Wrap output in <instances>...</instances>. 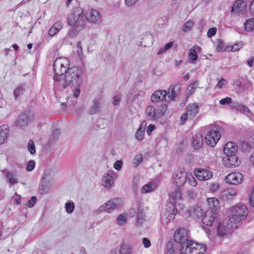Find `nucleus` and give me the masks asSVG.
I'll return each instance as SVG.
<instances>
[{
	"instance_id": "obj_58",
	"label": "nucleus",
	"mask_w": 254,
	"mask_h": 254,
	"mask_svg": "<svg viewBox=\"0 0 254 254\" xmlns=\"http://www.w3.org/2000/svg\"><path fill=\"white\" fill-rule=\"evenodd\" d=\"M250 203L252 206L254 207V187H253L251 195H250Z\"/></svg>"
},
{
	"instance_id": "obj_64",
	"label": "nucleus",
	"mask_w": 254,
	"mask_h": 254,
	"mask_svg": "<svg viewBox=\"0 0 254 254\" xmlns=\"http://www.w3.org/2000/svg\"><path fill=\"white\" fill-rule=\"evenodd\" d=\"M122 249L120 250L117 248L114 249L111 252V254H121Z\"/></svg>"
},
{
	"instance_id": "obj_26",
	"label": "nucleus",
	"mask_w": 254,
	"mask_h": 254,
	"mask_svg": "<svg viewBox=\"0 0 254 254\" xmlns=\"http://www.w3.org/2000/svg\"><path fill=\"white\" fill-rule=\"evenodd\" d=\"M114 182V179L111 175L109 173L104 174L102 177V183L105 188L108 189H110L113 185Z\"/></svg>"
},
{
	"instance_id": "obj_39",
	"label": "nucleus",
	"mask_w": 254,
	"mask_h": 254,
	"mask_svg": "<svg viewBox=\"0 0 254 254\" xmlns=\"http://www.w3.org/2000/svg\"><path fill=\"white\" fill-rule=\"evenodd\" d=\"M193 26V22L191 20H189L184 24L182 30L184 32H187L191 30Z\"/></svg>"
},
{
	"instance_id": "obj_7",
	"label": "nucleus",
	"mask_w": 254,
	"mask_h": 254,
	"mask_svg": "<svg viewBox=\"0 0 254 254\" xmlns=\"http://www.w3.org/2000/svg\"><path fill=\"white\" fill-rule=\"evenodd\" d=\"M199 110V107L196 103L190 104L186 108V112L184 113L181 117V124L182 125L185 123L188 119L192 120L198 114Z\"/></svg>"
},
{
	"instance_id": "obj_50",
	"label": "nucleus",
	"mask_w": 254,
	"mask_h": 254,
	"mask_svg": "<svg viewBox=\"0 0 254 254\" xmlns=\"http://www.w3.org/2000/svg\"><path fill=\"white\" fill-rule=\"evenodd\" d=\"M122 254H131V250L129 246L126 245L122 247Z\"/></svg>"
},
{
	"instance_id": "obj_22",
	"label": "nucleus",
	"mask_w": 254,
	"mask_h": 254,
	"mask_svg": "<svg viewBox=\"0 0 254 254\" xmlns=\"http://www.w3.org/2000/svg\"><path fill=\"white\" fill-rule=\"evenodd\" d=\"M237 191L233 189H228L224 190L221 194V198L224 201L231 200L237 195Z\"/></svg>"
},
{
	"instance_id": "obj_2",
	"label": "nucleus",
	"mask_w": 254,
	"mask_h": 254,
	"mask_svg": "<svg viewBox=\"0 0 254 254\" xmlns=\"http://www.w3.org/2000/svg\"><path fill=\"white\" fill-rule=\"evenodd\" d=\"M83 72L81 68L77 67L68 69L64 74V79L59 81V85L66 88L67 86L80 87L83 82Z\"/></svg>"
},
{
	"instance_id": "obj_57",
	"label": "nucleus",
	"mask_w": 254,
	"mask_h": 254,
	"mask_svg": "<svg viewBox=\"0 0 254 254\" xmlns=\"http://www.w3.org/2000/svg\"><path fill=\"white\" fill-rule=\"evenodd\" d=\"M142 243L144 246L146 248H149L151 246L150 241L146 238H143Z\"/></svg>"
},
{
	"instance_id": "obj_37",
	"label": "nucleus",
	"mask_w": 254,
	"mask_h": 254,
	"mask_svg": "<svg viewBox=\"0 0 254 254\" xmlns=\"http://www.w3.org/2000/svg\"><path fill=\"white\" fill-rule=\"evenodd\" d=\"M245 29L247 31H254V18H250L246 21Z\"/></svg>"
},
{
	"instance_id": "obj_46",
	"label": "nucleus",
	"mask_w": 254,
	"mask_h": 254,
	"mask_svg": "<svg viewBox=\"0 0 254 254\" xmlns=\"http://www.w3.org/2000/svg\"><path fill=\"white\" fill-rule=\"evenodd\" d=\"M144 132L141 131V129H137L135 134V137L138 141H141L144 137Z\"/></svg>"
},
{
	"instance_id": "obj_62",
	"label": "nucleus",
	"mask_w": 254,
	"mask_h": 254,
	"mask_svg": "<svg viewBox=\"0 0 254 254\" xmlns=\"http://www.w3.org/2000/svg\"><path fill=\"white\" fill-rule=\"evenodd\" d=\"M155 126L153 125H150L147 128L146 132L148 135L150 134L152 131L155 129Z\"/></svg>"
},
{
	"instance_id": "obj_40",
	"label": "nucleus",
	"mask_w": 254,
	"mask_h": 254,
	"mask_svg": "<svg viewBox=\"0 0 254 254\" xmlns=\"http://www.w3.org/2000/svg\"><path fill=\"white\" fill-rule=\"evenodd\" d=\"M74 204L73 202H68L65 204L66 212L68 214L72 213L74 210Z\"/></svg>"
},
{
	"instance_id": "obj_13",
	"label": "nucleus",
	"mask_w": 254,
	"mask_h": 254,
	"mask_svg": "<svg viewBox=\"0 0 254 254\" xmlns=\"http://www.w3.org/2000/svg\"><path fill=\"white\" fill-rule=\"evenodd\" d=\"M225 181L228 184L237 185L243 181V176L239 172L232 173L226 177Z\"/></svg>"
},
{
	"instance_id": "obj_54",
	"label": "nucleus",
	"mask_w": 254,
	"mask_h": 254,
	"mask_svg": "<svg viewBox=\"0 0 254 254\" xmlns=\"http://www.w3.org/2000/svg\"><path fill=\"white\" fill-rule=\"evenodd\" d=\"M123 163L121 160L116 161L114 165V168L117 170H120L122 167Z\"/></svg>"
},
{
	"instance_id": "obj_51",
	"label": "nucleus",
	"mask_w": 254,
	"mask_h": 254,
	"mask_svg": "<svg viewBox=\"0 0 254 254\" xmlns=\"http://www.w3.org/2000/svg\"><path fill=\"white\" fill-rule=\"evenodd\" d=\"M37 200V198L36 196H32L30 200H29L27 202L26 205L27 206H28L29 208H31L33 206V205L35 204Z\"/></svg>"
},
{
	"instance_id": "obj_29",
	"label": "nucleus",
	"mask_w": 254,
	"mask_h": 254,
	"mask_svg": "<svg viewBox=\"0 0 254 254\" xmlns=\"http://www.w3.org/2000/svg\"><path fill=\"white\" fill-rule=\"evenodd\" d=\"M63 23L61 21H58L51 27L49 30V35L50 36H54L57 34L62 28Z\"/></svg>"
},
{
	"instance_id": "obj_32",
	"label": "nucleus",
	"mask_w": 254,
	"mask_h": 254,
	"mask_svg": "<svg viewBox=\"0 0 254 254\" xmlns=\"http://www.w3.org/2000/svg\"><path fill=\"white\" fill-rule=\"evenodd\" d=\"M176 202H174V204L173 203H169L170 205V208L172 209L173 211L170 212V211H167L165 215L167 216V218L169 220V221H171V220H173L175 218V216L176 213H177V210L176 207H175V204Z\"/></svg>"
},
{
	"instance_id": "obj_3",
	"label": "nucleus",
	"mask_w": 254,
	"mask_h": 254,
	"mask_svg": "<svg viewBox=\"0 0 254 254\" xmlns=\"http://www.w3.org/2000/svg\"><path fill=\"white\" fill-rule=\"evenodd\" d=\"M69 66V62L67 59L63 57L57 58L53 64L54 80L58 83L61 81L68 69L70 68Z\"/></svg>"
},
{
	"instance_id": "obj_42",
	"label": "nucleus",
	"mask_w": 254,
	"mask_h": 254,
	"mask_svg": "<svg viewBox=\"0 0 254 254\" xmlns=\"http://www.w3.org/2000/svg\"><path fill=\"white\" fill-rule=\"evenodd\" d=\"M187 182L192 187H195L197 184L196 180L190 174H188Z\"/></svg>"
},
{
	"instance_id": "obj_27",
	"label": "nucleus",
	"mask_w": 254,
	"mask_h": 254,
	"mask_svg": "<svg viewBox=\"0 0 254 254\" xmlns=\"http://www.w3.org/2000/svg\"><path fill=\"white\" fill-rule=\"evenodd\" d=\"M9 130V127L6 125H3L0 127V144L3 143L7 140Z\"/></svg>"
},
{
	"instance_id": "obj_8",
	"label": "nucleus",
	"mask_w": 254,
	"mask_h": 254,
	"mask_svg": "<svg viewBox=\"0 0 254 254\" xmlns=\"http://www.w3.org/2000/svg\"><path fill=\"white\" fill-rule=\"evenodd\" d=\"M187 177L188 173L184 169H178L173 174L174 183L177 187L181 188L187 182Z\"/></svg>"
},
{
	"instance_id": "obj_24",
	"label": "nucleus",
	"mask_w": 254,
	"mask_h": 254,
	"mask_svg": "<svg viewBox=\"0 0 254 254\" xmlns=\"http://www.w3.org/2000/svg\"><path fill=\"white\" fill-rule=\"evenodd\" d=\"M231 107L232 109L245 114H248L250 112V110L247 106L238 102H233L231 105Z\"/></svg>"
},
{
	"instance_id": "obj_23",
	"label": "nucleus",
	"mask_w": 254,
	"mask_h": 254,
	"mask_svg": "<svg viewBox=\"0 0 254 254\" xmlns=\"http://www.w3.org/2000/svg\"><path fill=\"white\" fill-rule=\"evenodd\" d=\"M145 113L149 120H156L160 118L159 113L153 106H148L146 109Z\"/></svg>"
},
{
	"instance_id": "obj_11",
	"label": "nucleus",
	"mask_w": 254,
	"mask_h": 254,
	"mask_svg": "<svg viewBox=\"0 0 254 254\" xmlns=\"http://www.w3.org/2000/svg\"><path fill=\"white\" fill-rule=\"evenodd\" d=\"M188 238V231L184 228H180L174 233V240L180 244V246H183V244L186 243L187 241H190Z\"/></svg>"
},
{
	"instance_id": "obj_1",
	"label": "nucleus",
	"mask_w": 254,
	"mask_h": 254,
	"mask_svg": "<svg viewBox=\"0 0 254 254\" xmlns=\"http://www.w3.org/2000/svg\"><path fill=\"white\" fill-rule=\"evenodd\" d=\"M67 23L71 27L67 33L66 36L75 37L85 27L87 22L86 17L83 14V10L80 7L73 9L67 15Z\"/></svg>"
},
{
	"instance_id": "obj_59",
	"label": "nucleus",
	"mask_w": 254,
	"mask_h": 254,
	"mask_svg": "<svg viewBox=\"0 0 254 254\" xmlns=\"http://www.w3.org/2000/svg\"><path fill=\"white\" fill-rule=\"evenodd\" d=\"M80 93L79 87H75V89L73 90V94L74 97L77 98L79 97Z\"/></svg>"
},
{
	"instance_id": "obj_4",
	"label": "nucleus",
	"mask_w": 254,
	"mask_h": 254,
	"mask_svg": "<svg viewBox=\"0 0 254 254\" xmlns=\"http://www.w3.org/2000/svg\"><path fill=\"white\" fill-rule=\"evenodd\" d=\"M179 246L181 254H204L206 250L205 244H199L193 241H187Z\"/></svg>"
},
{
	"instance_id": "obj_56",
	"label": "nucleus",
	"mask_w": 254,
	"mask_h": 254,
	"mask_svg": "<svg viewBox=\"0 0 254 254\" xmlns=\"http://www.w3.org/2000/svg\"><path fill=\"white\" fill-rule=\"evenodd\" d=\"M219 188V186L218 184H212L210 188V190L212 192H215L217 191Z\"/></svg>"
},
{
	"instance_id": "obj_5",
	"label": "nucleus",
	"mask_w": 254,
	"mask_h": 254,
	"mask_svg": "<svg viewBox=\"0 0 254 254\" xmlns=\"http://www.w3.org/2000/svg\"><path fill=\"white\" fill-rule=\"evenodd\" d=\"M238 225L230 220V218H225L221 222L218 223L216 226L217 235L219 237H225L232 233L233 230L237 229Z\"/></svg>"
},
{
	"instance_id": "obj_10",
	"label": "nucleus",
	"mask_w": 254,
	"mask_h": 254,
	"mask_svg": "<svg viewBox=\"0 0 254 254\" xmlns=\"http://www.w3.org/2000/svg\"><path fill=\"white\" fill-rule=\"evenodd\" d=\"M220 136L221 135L218 131L210 130L205 136L204 140L206 144L213 147L216 145Z\"/></svg>"
},
{
	"instance_id": "obj_61",
	"label": "nucleus",
	"mask_w": 254,
	"mask_h": 254,
	"mask_svg": "<svg viewBox=\"0 0 254 254\" xmlns=\"http://www.w3.org/2000/svg\"><path fill=\"white\" fill-rule=\"evenodd\" d=\"M241 46H242V45L239 43L236 44L232 46L231 51L235 52V51L238 50L239 49H240L241 48Z\"/></svg>"
},
{
	"instance_id": "obj_35",
	"label": "nucleus",
	"mask_w": 254,
	"mask_h": 254,
	"mask_svg": "<svg viewBox=\"0 0 254 254\" xmlns=\"http://www.w3.org/2000/svg\"><path fill=\"white\" fill-rule=\"evenodd\" d=\"M145 214L142 208H139L137 212L136 223L138 225H141L145 221Z\"/></svg>"
},
{
	"instance_id": "obj_14",
	"label": "nucleus",
	"mask_w": 254,
	"mask_h": 254,
	"mask_svg": "<svg viewBox=\"0 0 254 254\" xmlns=\"http://www.w3.org/2000/svg\"><path fill=\"white\" fill-rule=\"evenodd\" d=\"M217 216L218 212H215V210H207L202 217V222L204 225L211 226Z\"/></svg>"
},
{
	"instance_id": "obj_15",
	"label": "nucleus",
	"mask_w": 254,
	"mask_h": 254,
	"mask_svg": "<svg viewBox=\"0 0 254 254\" xmlns=\"http://www.w3.org/2000/svg\"><path fill=\"white\" fill-rule=\"evenodd\" d=\"M196 177L200 181H206L210 179L213 174L212 172L202 168H197L194 171Z\"/></svg>"
},
{
	"instance_id": "obj_16",
	"label": "nucleus",
	"mask_w": 254,
	"mask_h": 254,
	"mask_svg": "<svg viewBox=\"0 0 254 254\" xmlns=\"http://www.w3.org/2000/svg\"><path fill=\"white\" fill-rule=\"evenodd\" d=\"M181 91V85L176 84L171 85L167 91L168 98L172 101H175L178 97Z\"/></svg>"
},
{
	"instance_id": "obj_52",
	"label": "nucleus",
	"mask_w": 254,
	"mask_h": 254,
	"mask_svg": "<svg viewBox=\"0 0 254 254\" xmlns=\"http://www.w3.org/2000/svg\"><path fill=\"white\" fill-rule=\"evenodd\" d=\"M35 163L33 160H30L28 162L26 167V170L27 171L30 172L32 171L35 167Z\"/></svg>"
},
{
	"instance_id": "obj_12",
	"label": "nucleus",
	"mask_w": 254,
	"mask_h": 254,
	"mask_svg": "<svg viewBox=\"0 0 254 254\" xmlns=\"http://www.w3.org/2000/svg\"><path fill=\"white\" fill-rule=\"evenodd\" d=\"M226 156L222 159L223 165L228 168H233L239 166L240 161L239 160L236 154H225Z\"/></svg>"
},
{
	"instance_id": "obj_18",
	"label": "nucleus",
	"mask_w": 254,
	"mask_h": 254,
	"mask_svg": "<svg viewBox=\"0 0 254 254\" xmlns=\"http://www.w3.org/2000/svg\"><path fill=\"white\" fill-rule=\"evenodd\" d=\"M101 100L102 97L101 96H98L93 99L92 101V105L90 106L88 112L90 115H94L99 113L100 111V104Z\"/></svg>"
},
{
	"instance_id": "obj_31",
	"label": "nucleus",
	"mask_w": 254,
	"mask_h": 254,
	"mask_svg": "<svg viewBox=\"0 0 254 254\" xmlns=\"http://www.w3.org/2000/svg\"><path fill=\"white\" fill-rule=\"evenodd\" d=\"M170 198L175 201L181 200L182 198V190L180 188L177 187L173 191L169 193Z\"/></svg>"
},
{
	"instance_id": "obj_6",
	"label": "nucleus",
	"mask_w": 254,
	"mask_h": 254,
	"mask_svg": "<svg viewBox=\"0 0 254 254\" xmlns=\"http://www.w3.org/2000/svg\"><path fill=\"white\" fill-rule=\"evenodd\" d=\"M248 212V209L245 205H236L232 208L231 214L227 217L239 226L241 221L246 218Z\"/></svg>"
},
{
	"instance_id": "obj_38",
	"label": "nucleus",
	"mask_w": 254,
	"mask_h": 254,
	"mask_svg": "<svg viewBox=\"0 0 254 254\" xmlns=\"http://www.w3.org/2000/svg\"><path fill=\"white\" fill-rule=\"evenodd\" d=\"M24 91L25 89L22 85H20L16 88L13 92L14 99H17L20 96L23 94Z\"/></svg>"
},
{
	"instance_id": "obj_21",
	"label": "nucleus",
	"mask_w": 254,
	"mask_h": 254,
	"mask_svg": "<svg viewBox=\"0 0 254 254\" xmlns=\"http://www.w3.org/2000/svg\"><path fill=\"white\" fill-rule=\"evenodd\" d=\"M167 95V91L164 90H158L155 91L151 95V100L153 103L158 102L164 99Z\"/></svg>"
},
{
	"instance_id": "obj_36",
	"label": "nucleus",
	"mask_w": 254,
	"mask_h": 254,
	"mask_svg": "<svg viewBox=\"0 0 254 254\" xmlns=\"http://www.w3.org/2000/svg\"><path fill=\"white\" fill-rule=\"evenodd\" d=\"M156 188V185L155 183L150 182L147 184L145 185L142 188V191L143 193L150 192L154 190Z\"/></svg>"
},
{
	"instance_id": "obj_43",
	"label": "nucleus",
	"mask_w": 254,
	"mask_h": 254,
	"mask_svg": "<svg viewBox=\"0 0 254 254\" xmlns=\"http://www.w3.org/2000/svg\"><path fill=\"white\" fill-rule=\"evenodd\" d=\"M166 254H177L175 252L173 245L171 242H168L166 246Z\"/></svg>"
},
{
	"instance_id": "obj_28",
	"label": "nucleus",
	"mask_w": 254,
	"mask_h": 254,
	"mask_svg": "<svg viewBox=\"0 0 254 254\" xmlns=\"http://www.w3.org/2000/svg\"><path fill=\"white\" fill-rule=\"evenodd\" d=\"M192 145L194 149H199L203 144V137L201 134L197 133L193 137Z\"/></svg>"
},
{
	"instance_id": "obj_44",
	"label": "nucleus",
	"mask_w": 254,
	"mask_h": 254,
	"mask_svg": "<svg viewBox=\"0 0 254 254\" xmlns=\"http://www.w3.org/2000/svg\"><path fill=\"white\" fill-rule=\"evenodd\" d=\"M27 148L31 154H33L35 153V147L34 141L32 140H30L28 142Z\"/></svg>"
},
{
	"instance_id": "obj_20",
	"label": "nucleus",
	"mask_w": 254,
	"mask_h": 254,
	"mask_svg": "<svg viewBox=\"0 0 254 254\" xmlns=\"http://www.w3.org/2000/svg\"><path fill=\"white\" fill-rule=\"evenodd\" d=\"M87 21L94 23L100 24L102 22L101 17L99 12L95 9H91L89 15L88 17H86Z\"/></svg>"
},
{
	"instance_id": "obj_63",
	"label": "nucleus",
	"mask_w": 254,
	"mask_h": 254,
	"mask_svg": "<svg viewBox=\"0 0 254 254\" xmlns=\"http://www.w3.org/2000/svg\"><path fill=\"white\" fill-rule=\"evenodd\" d=\"M226 81L224 78H221L218 82L217 86L220 88H222L224 85Z\"/></svg>"
},
{
	"instance_id": "obj_60",
	"label": "nucleus",
	"mask_w": 254,
	"mask_h": 254,
	"mask_svg": "<svg viewBox=\"0 0 254 254\" xmlns=\"http://www.w3.org/2000/svg\"><path fill=\"white\" fill-rule=\"evenodd\" d=\"M126 4L128 6L134 5L138 0H125Z\"/></svg>"
},
{
	"instance_id": "obj_41",
	"label": "nucleus",
	"mask_w": 254,
	"mask_h": 254,
	"mask_svg": "<svg viewBox=\"0 0 254 254\" xmlns=\"http://www.w3.org/2000/svg\"><path fill=\"white\" fill-rule=\"evenodd\" d=\"M127 221V217L126 214H120L117 218V221L118 224L122 226L125 224Z\"/></svg>"
},
{
	"instance_id": "obj_17",
	"label": "nucleus",
	"mask_w": 254,
	"mask_h": 254,
	"mask_svg": "<svg viewBox=\"0 0 254 254\" xmlns=\"http://www.w3.org/2000/svg\"><path fill=\"white\" fill-rule=\"evenodd\" d=\"M30 121V116L27 113L25 112L19 116L16 121L15 125L19 128H22L26 126Z\"/></svg>"
},
{
	"instance_id": "obj_48",
	"label": "nucleus",
	"mask_w": 254,
	"mask_h": 254,
	"mask_svg": "<svg viewBox=\"0 0 254 254\" xmlns=\"http://www.w3.org/2000/svg\"><path fill=\"white\" fill-rule=\"evenodd\" d=\"M232 99L231 98L227 97L219 101V103L222 105H227L232 104Z\"/></svg>"
},
{
	"instance_id": "obj_30",
	"label": "nucleus",
	"mask_w": 254,
	"mask_h": 254,
	"mask_svg": "<svg viewBox=\"0 0 254 254\" xmlns=\"http://www.w3.org/2000/svg\"><path fill=\"white\" fill-rule=\"evenodd\" d=\"M207 202L209 206L208 210H215V212H218L219 202L217 198H209L207 199Z\"/></svg>"
},
{
	"instance_id": "obj_55",
	"label": "nucleus",
	"mask_w": 254,
	"mask_h": 254,
	"mask_svg": "<svg viewBox=\"0 0 254 254\" xmlns=\"http://www.w3.org/2000/svg\"><path fill=\"white\" fill-rule=\"evenodd\" d=\"M51 171L50 170H46L44 172L42 179L43 180H48L51 178Z\"/></svg>"
},
{
	"instance_id": "obj_33",
	"label": "nucleus",
	"mask_w": 254,
	"mask_h": 254,
	"mask_svg": "<svg viewBox=\"0 0 254 254\" xmlns=\"http://www.w3.org/2000/svg\"><path fill=\"white\" fill-rule=\"evenodd\" d=\"M200 49V47L197 45L194 46L193 48H191L189 52V57L190 58V63L191 64H193L195 61H196L198 58L196 50L195 49Z\"/></svg>"
},
{
	"instance_id": "obj_9",
	"label": "nucleus",
	"mask_w": 254,
	"mask_h": 254,
	"mask_svg": "<svg viewBox=\"0 0 254 254\" xmlns=\"http://www.w3.org/2000/svg\"><path fill=\"white\" fill-rule=\"evenodd\" d=\"M121 205L120 200L119 199H112L98 208V211L102 212L106 211L111 213L116 209L118 208Z\"/></svg>"
},
{
	"instance_id": "obj_19",
	"label": "nucleus",
	"mask_w": 254,
	"mask_h": 254,
	"mask_svg": "<svg viewBox=\"0 0 254 254\" xmlns=\"http://www.w3.org/2000/svg\"><path fill=\"white\" fill-rule=\"evenodd\" d=\"M246 9V5L241 0H237L232 7L231 12H236L238 15H243Z\"/></svg>"
},
{
	"instance_id": "obj_49",
	"label": "nucleus",
	"mask_w": 254,
	"mask_h": 254,
	"mask_svg": "<svg viewBox=\"0 0 254 254\" xmlns=\"http://www.w3.org/2000/svg\"><path fill=\"white\" fill-rule=\"evenodd\" d=\"M167 110V106L166 104H162L157 111V113L160 114V118L166 112Z\"/></svg>"
},
{
	"instance_id": "obj_34",
	"label": "nucleus",
	"mask_w": 254,
	"mask_h": 254,
	"mask_svg": "<svg viewBox=\"0 0 254 254\" xmlns=\"http://www.w3.org/2000/svg\"><path fill=\"white\" fill-rule=\"evenodd\" d=\"M5 177L10 184L13 185L17 183L15 173L12 172H7L6 173Z\"/></svg>"
},
{
	"instance_id": "obj_47",
	"label": "nucleus",
	"mask_w": 254,
	"mask_h": 254,
	"mask_svg": "<svg viewBox=\"0 0 254 254\" xmlns=\"http://www.w3.org/2000/svg\"><path fill=\"white\" fill-rule=\"evenodd\" d=\"M142 156L141 154L136 155L133 160V165L134 167L137 166L142 161Z\"/></svg>"
},
{
	"instance_id": "obj_25",
	"label": "nucleus",
	"mask_w": 254,
	"mask_h": 254,
	"mask_svg": "<svg viewBox=\"0 0 254 254\" xmlns=\"http://www.w3.org/2000/svg\"><path fill=\"white\" fill-rule=\"evenodd\" d=\"M238 150V146L233 142H227L223 149L225 154H236Z\"/></svg>"
},
{
	"instance_id": "obj_45",
	"label": "nucleus",
	"mask_w": 254,
	"mask_h": 254,
	"mask_svg": "<svg viewBox=\"0 0 254 254\" xmlns=\"http://www.w3.org/2000/svg\"><path fill=\"white\" fill-rule=\"evenodd\" d=\"M198 85V81L196 80L194 81L193 82L191 83L188 87V90L190 91V93H193L197 86Z\"/></svg>"
},
{
	"instance_id": "obj_53",
	"label": "nucleus",
	"mask_w": 254,
	"mask_h": 254,
	"mask_svg": "<svg viewBox=\"0 0 254 254\" xmlns=\"http://www.w3.org/2000/svg\"><path fill=\"white\" fill-rule=\"evenodd\" d=\"M217 31V29L216 27H213L208 29L207 32V36L208 37H211L214 36Z\"/></svg>"
}]
</instances>
